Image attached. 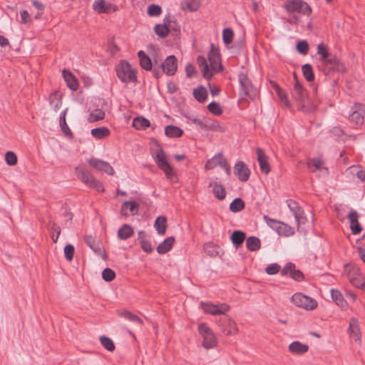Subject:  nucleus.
I'll return each instance as SVG.
<instances>
[{
	"label": "nucleus",
	"mask_w": 365,
	"mask_h": 365,
	"mask_svg": "<svg viewBox=\"0 0 365 365\" xmlns=\"http://www.w3.org/2000/svg\"><path fill=\"white\" fill-rule=\"evenodd\" d=\"M289 351L293 354L302 355L307 353L309 350V346L302 344L298 341H293L289 345Z\"/></svg>",
	"instance_id": "obj_29"
},
{
	"label": "nucleus",
	"mask_w": 365,
	"mask_h": 365,
	"mask_svg": "<svg viewBox=\"0 0 365 365\" xmlns=\"http://www.w3.org/2000/svg\"><path fill=\"white\" fill-rule=\"evenodd\" d=\"M307 167L309 171L314 173L316 171L325 170L327 171V168L324 167V162L320 158H314L308 160Z\"/></svg>",
	"instance_id": "obj_28"
},
{
	"label": "nucleus",
	"mask_w": 365,
	"mask_h": 365,
	"mask_svg": "<svg viewBox=\"0 0 365 365\" xmlns=\"http://www.w3.org/2000/svg\"><path fill=\"white\" fill-rule=\"evenodd\" d=\"M288 207L290 210L292 212L295 220L297 222L298 230L299 229L300 224H304L307 219L304 216V210L300 207L298 204L294 201H289L288 203Z\"/></svg>",
	"instance_id": "obj_20"
},
{
	"label": "nucleus",
	"mask_w": 365,
	"mask_h": 365,
	"mask_svg": "<svg viewBox=\"0 0 365 365\" xmlns=\"http://www.w3.org/2000/svg\"><path fill=\"white\" fill-rule=\"evenodd\" d=\"M118 314L119 316L124 317L125 319H126L130 322L136 323L140 326H142L143 324V320L138 316H137L136 314H135L129 311H127V310L118 311Z\"/></svg>",
	"instance_id": "obj_39"
},
{
	"label": "nucleus",
	"mask_w": 365,
	"mask_h": 365,
	"mask_svg": "<svg viewBox=\"0 0 365 365\" xmlns=\"http://www.w3.org/2000/svg\"><path fill=\"white\" fill-rule=\"evenodd\" d=\"M247 248L250 251H256L260 248V240L256 237H250L246 241Z\"/></svg>",
	"instance_id": "obj_45"
},
{
	"label": "nucleus",
	"mask_w": 365,
	"mask_h": 365,
	"mask_svg": "<svg viewBox=\"0 0 365 365\" xmlns=\"http://www.w3.org/2000/svg\"><path fill=\"white\" fill-rule=\"evenodd\" d=\"M344 272L353 286L361 289L365 288V281L362 277L360 269L355 264H345Z\"/></svg>",
	"instance_id": "obj_8"
},
{
	"label": "nucleus",
	"mask_w": 365,
	"mask_h": 365,
	"mask_svg": "<svg viewBox=\"0 0 365 365\" xmlns=\"http://www.w3.org/2000/svg\"><path fill=\"white\" fill-rule=\"evenodd\" d=\"M76 173L78 178L89 187L95 189L98 192L104 191L103 184L96 180L88 170L81 166H78L76 168Z\"/></svg>",
	"instance_id": "obj_6"
},
{
	"label": "nucleus",
	"mask_w": 365,
	"mask_h": 365,
	"mask_svg": "<svg viewBox=\"0 0 365 365\" xmlns=\"http://www.w3.org/2000/svg\"><path fill=\"white\" fill-rule=\"evenodd\" d=\"M364 106L361 103H355L351 108V113L349 116V119L351 123L355 125H361L364 121Z\"/></svg>",
	"instance_id": "obj_16"
},
{
	"label": "nucleus",
	"mask_w": 365,
	"mask_h": 365,
	"mask_svg": "<svg viewBox=\"0 0 365 365\" xmlns=\"http://www.w3.org/2000/svg\"><path fill=\"white\" fill-rule=\"evenodd\" d=\"M51 239L54 243H56L58 239V237L61 234V228L56 223H53L51 227Z\"/></svg>",
	"instance_id": "obj_57"
},
{
	"label": "nucleus",
	"mask_w": 365,
	"mask_h": 365,
	"mask_svg": "<svg viewBox=\"0 0 365 365\" xmlns=\"http://www.w3.org/2000/svg\"><path fill=\"white\" fill-rule=\"evenodd\" d=\"M140 204L135 201H125L120 208V214L124 217L138 214Z\"/></svg>",
	"instance_id": "obj_23"
},
{
	"label": "nucleus",
	"mask_w": 365,
	"mask_h": 365,
	"mask_svg": "<svg viewBox=\"0 0 365 365\" xmlns=\"http://www.w3.org/2000/svg\"><path fill=\"white\" fill-rule=\"evenodd\" d=\"M245 204L241 198H235L230 205V210L232 212H237L245 208Z\"/></svg>",
	"instance_id": "obj_48"
},
{
	"label": "nucleus",
	"mask_w": 365,
	"mask_h": 365,
	"mask_svg": "<svg viewBox=\"0 0 365 365\" xmlns=\"http://www.w3.org/2000/svg\"><path fill=\"white\" fill-rule=\"evenodd\" d=\"M93 9L98 14H110L118 10V7L113 4L107 3L105 0H95Z\"/></svg>",
	"instance_id": "obj_17"
},
{
	"label": "nucleus",
	"mask_w": 365,
	"mask_h": 365,
	"mask_svg": "<svg viewBox=\"0 0 365 365\" xmlns=\"http://www.w3.org/2000/svg\"><path fill=\"white\" fill-rule=\"evenodd\" d=\"M75 248L72 245H67L64 247V255L67 261L71 262L73 258Z\"/></svg>",
	"instance_id": "obj_58"
},
{
	"label": "nucleus",
	"mask_w": 365,
	"mask_h": 365,
	"mask_svg": "<svg viewBox=\"0 0 365 365\" xmlns=\"http://www.w3.org/2000/svg\"><path fill=\"white\" fill-rule=\"evenodd\" d=\"M157 64V61H155L154 63V66H155ZM178 69V60L177 58L173 56H169L166 58L163 63H162L159 68H154L153 73L154 76L156 78H159L163 73L167 74L168 76H173Z\"/></svg>",
	"instance_id": "obj_5"
},
{
	"label": "nucleus",
	"mask_w": 365,
	"mask_h": 365,
	"mask_svg": "<svg viewBox=\"0 0 365 365\" xmlns=\"http://www.w3.org/2000/svg\"><path fill=\"white\" fill-rule=\"evenodd\" d=\"M234 33L231 29H225L222 32V38L225 44H230L233 40Z\"/></svg>",
	"instance_id": "obj_54"
},
{
	"label": "nucleus",
	"mask_w": 365,
	"mask_h": 365,
	"mask_svg": "<svg viewBox=\"0 0 365 365\" xmlns=\"http://www.w3.org/2000/svg\"><path fill=\"white\" fill-rule=\"evenodd\" d=\"M200 307L205 313L211 315L225 314L230 309V307L226 303L214 304L211 302H202L200 303Z\"/></svg>",
	"instance_id": "obj_15"
},
{
	"label": "nucleus",
	"mask_w": 365,
	"mask_h": 365,
	"mask_svg": "<svg viewBox=\"0 0 365 365\" xmlns=\"http://www.w3.org/2000/svg\"><path fill=\"white\" fill-rule=\"evenodd\" d=\"M281 274L283 276L289 274L293 279L297 282H301L304 278L303 273L300 270L296 269L294 264L292 262L287 263L283 267L281 270Z\"/></svg>",
	"instance_id": "obj_19"
},
{
	"label": "nucleus",
	"mask_w": 365,
	"mask_h": 365,
	"mask_svg": "<svg viewBox=\"0 0 365 365\" xmlns=\"http://www.w3.org/2000/svg\"><path fill=\"white\" fill-rule=\"evenodd\" d=\"M140 245V247L147 253H150L153 251V247L150 242L148 240L142 241Z\"/></svg>",
	"instance_id": "obj_63"
},
{
	"label": "nucleus",
	"mask_w": 365,
	"mask_h": 365,
	"mask_svg": "<svg viewBox=\"0 0 365 365\" xmlns=\"http://www.w3.org/2000/svg\"><path fill=\"white\" fill-rule=\"evenodd\" d=\"M317 68L325 75H329L334 72L344 73L346 71V67L341 58L336 55L331 53L329 51V47L324 43L317 45Z\"/></svg>",
	"instance_id": "obj_1"
},
{
	"label": "nucleus",
	"mask_w": 365,
	"mask_h": 365,
	"mask_svg": "<svg viewBox=\"0 0 365 365\" xmlns=\"http://www.w3.org/2000/svg\"><path fill=\"white\" fill-rule=\"evenodd\" d=\"M198 331L200 336L203 338L202 346L205 349H212L217 345V340L214 332L205 323H201L199 324Z\"/></svg>",
	"instance_id": "obj_11"
},
{
	"label": "nucleus",
	"mask_w": 365,
	"mask_h": 365,
	"mask_svg": "<svg viewBox=\"0 0 365 365\" xmlns=\"http://www.w3.org/2000/svg\"><path fill=\"white\" fill-rule=\"evenodd\" d=\"M294 79L295 82L292 91V96L297 101L299 106H300L303 110L307 111L308 110L307 105L309 104L307 92L299 82L295 73H294Z\"/></svg>",
	"instance_id": "obj_9"
},
{
	"label": "nucleus",
	"mask_w": 365,
	"mask_h": 365,
	"mask_svg": "<svg viewBox=\"0 0 365 365\" xmlns=\"http://www.w3.org/2000/svg\"><path fill=\"white\" fill-rule=\"evenodd\" d=\"M256 153L257 155V160L259 164L260 170L264 174H268L271 170V168L268 163L267 155H265L264 150L259 148H257Z\"/></svg>",
	"instance_id": "obj_25"
},
{
	"label": "nucleus",
	"mask_w": 365,
	"mask_h": 365,
	"mask_svg": "<svg viewBox=\"0 0 365 365\" xmlns=\"http://www.w3.org/2000/svg\"><path fill=\"white\" fill-rule=\"evenodd\" d=\"M91 134L97 140H103L110 135V131L107 127H100L92 129Z\"/></svg>",
	"instance_id": "obj_32"
},
{
	"label": "nucleus",
	"mask_w": 365,
	"mask_h": 365,
	"mask_svg": "<svg viewBox=\"0 0 365 365\" xmlns=\"http://www.w3.org/2000/svg\"><path fill=\"white\" fill-rule=\"evenodd\" d=\"M225 160L226 158L222 153H218L207 160L205 168L206 170H212L217 165L222 167Z\"/></svg>",
	"instance_id": "obj_30"
},
{
	"label": "nucleus",
	"mask_w": 365,
	"mask_h": 365,
	"mask_svg": "<svg viewBox=\"0 0 365 365\" xmlns=\"http://www.w3.org/2000/svg\"><path fill=\"white\" fill-rule=\"evenodd\" d=\"M152 155L158 167L164 172L167 179L172 183L177 182L178 180V175L173 168L169 164L167 155L163 148L158 145Z\"/></svg>",
	"instance_id": "obj_3"
},
{
	"label": "nucleus",
	"mask_w": 365,
	"mask_h": 365,
	"mask_svg": "<svg viewBox=\"0 0 365 365\" xmlns=\"http://www.w3.org/2000/svg\"><path fill=\"white\" fill-rule=\"evenodd\" d=\"M200 5V0H182L181 9L184 11H195Z\"/></svg>",
	"instance_id": "obj_38"
},
{
	"label": "nucleus",
	"mask_w": 365,
	"mask_h": 365,
	"mask_svg": "<svg viewBox=\"0 0 365 365\" xmlns=\"http://www.w3.org/2000/svg\"><path fill=\"white\" fill-rule=\"evenodd\" d=\"M220 331L226 336L235 335L239 330L237 324L229 316H224L217 321Z\"/></svg>",
	"instance_id": "obj_14"
},
{
	"label": "nucleus",
	"mask_w": 365,
	"mask_h": 365,
	"mask_svg": "<svg viewBox=\"0 0 365 365\" xmlns=\"http://www.w3.org/2000/svg\"><path fill=\"white\" fill-rule=\"evenodd\" d=\"M162 14V8L156 4H150L148 8V14L150 16H158Z\"/></svg>",
	"instance_id": "obj_53"
},
{
	"label": "nucleus",
	"mask_w": 365,
	"mask_h": 365,
	"mask_svg": "<svg viewBox=\"0 0 365 365\" xmlns=\"http://www.w3.org/2000/svg\"><path fill=\"white\" fill-rule=\"evenodd\" d=\"M193 96L197 101L202 103L207 98V93L204 87L200 86L194 89Z\"/></svg>",
	"instance_id": "obj_46"
},
{
	"label": "nucleus",
	"mask_w": 365,
	"mask_h": 365,
	"mask_svg": "<svg viewBox=\"0 0 365 365\" xmlns=\"http://www.w3.org/2000/svg\"><path fill=\"white\" fill-rule=\"evenodd\" d=\"M66 110L63 111L60 115V120H59L60 126H61V130L66 136H72V133H71L70 128H68V126L66 123Z\"/></svg>",
	"instance_id": "obj_47"
},
{
	"label": "nucleus",
	"mask_w": 365,
	"mask_h": 365,
	"mask_svg": "<svg viewBox=\"0 0 365 365\" xmlns=\"http://www.w3.org/2000/svg\"><path fill=\"white\" fill-rule=\"evenodd\" d=\"M106 113L105 112L100 108H97L93 110L88 116V121L89 123H94L105 118Z\"/></svg>",
	"instance_id": "obj_43"
},
{
	"label": "nucleus",
	"mask_w": 365,
	"mask_h": 365,
	"mask_svg": "<svg viewBox=\"0 0 365 365\" xmlns=\"http://www.w3.org/2000/svg\"><path fill=\"white\" fill-rule=\"evenodd\" d=\"M62 75L64 81L66 82L68 87L73 90L76 91L78 88V81L76 76L68 70L63 69Z\"/></svg>",
	"instance_id": "obj_27"
},
{
	"label": "nucleus",
	"mask_w": 365,
	"mask_h": 365,
	"mask_svg": "<svg viewBox=\"0 0 365 365\" xmlns=\"http://www.w3.org/2000/svg\"><path fill=\"white\" fill-rule=\"evenodd\" d=\"M204 250L210 256L215 255V246L212 243H207L204 245Z\"/></svg>",
	"instance_id": "obj_64"
},
{
	"label": "nucleus",
	"mask_w": 365,
	"mask_h": 365,
	"mask_svg": "<svg viewBox=\"0 0 365 365\" xmlns=\"http://www.w3.org/2000/svg\"><path fill=\"white\" fill-rule=\"evenodd\" d=\"M280 266L278 264L273 263L271 264H269L266 269L265 271L268 274L272 275L278 273L280 270Z\"/></svg>",
	"instance_id": "obj_61"
},
{
	"label": "nucleus",
	"mask_w": 365,
	"mask_h": 365,
	"mask_svg": "<svg viewBox=\"0 0 365 365\" xmlns=\"http://www.w3.org/2000/svg\"><path fill=\"white\" fill-rule=\"evenodd\" d=\"M154 31L155 34L161 38L167 37L170 32L168 27L163 24H157L154 28Z\"/></svg>",
	"instance_id": "obj_51"
},
{
	"label": "nucleus",
	"mask_w": 365,
	"mask_h": 365,
	"mask_svg": "<svg viewBox=\"0 0 365 365\" xmlns=\"http://www.w3.org/2000/svg\"><path fill=\"white\" fill-rule=\"evenodd\" d=\"M297 49L300 53L306 55L309 51L308 43L306 41H299L297 44Z\"/></svg>",
	"instance_id": "obj_60"
},
{
	"label": "nucleus",
	"mask_w": 365,
	"mask_h": 365,
	"mask_svg": "<svg viewBox=\"0 0 365 365\" xmlns=\"http://www.w3.org/2000/svg\"><path fill=\"white\" fill-rule=\"evenodd\" d=\"M210 187H212V192L216 198L218 200H224L226 195V191L225 187L218 182H210L209 184Z\"/></svg>",
	"instance_id": "obj_33"
},
{
	"label": "nucleus",
	"mask_w": 365,
	"mask_h": 365,
	"mask_svg": "<svg viewBox=\"0 0 365 365\" xmlns=\"http://www.w3.org/2000/svg\"><path fill=\"white\" fill-rule=\"evenodd\" d=\"M134 234L133 229L128 224H124L118 231V237L120 240H125Z\"/></svg>",
	"instance_id": "obj_35"
},
{
	"label": "nucleus",
	"mask_w": 365,
	"mask_h": 365,
	"mask_svg": "<svg viewBox=\"0 0 365 365\" xmlns=\"http://www.w3.org/2000/svg\"><path fill=\"white\" fill-rule=\"evenodd\" d=\"M284 7L286 11L290 14L297 13L309 16L312 11L311 6L304 0H287Z\"/></svg>",
	"instance_id": "obj_7"
},
{
	"label": "nucleus",
	"mask_w": 365,
	"mask_h": 365,
	"mask_svg": "<svg viewBox=\"0 0 365 365\" xmlns=\"http://www.w3.org/2000/svg\"><path fill=\"white\" fill-rule=\"evenodd\" d=\"M5 160L9 165L14 166L17 164V156L12 151H8L5 155Z\"/></svg>",
	"instance_id": "obj_55"
},
{
	"label": "nucleus",
	"mask_w": 365,
	"mask_h": 365,
	"mask_svg": "<svg viewBox=\"0 0 365 365\" xmlns=\"http://www.w3.org/2000/svg\"><path fill=\"white\" fill-rule=\"evenodd\" d=\"M348 220L350 222V228L353 235H357L362 230L361 226L358 221L359 215L355 210H351L348 215Z\"/></svg>",
	"instance_id": "obj_26"
},
{
	"label": "nucleus",
	"mask_w": 365,
	"mask_h": 365,
	"mask_svg": "<svg viewBox=\"0 0 365 365\" xmlns=\"http://www.w3.org/2000/svg\"><path fill=\"white\" fill-rule=\"evenodd\" d=\"M234 173L238 177V179L242 182L247 181L250 175V169L242 161H239L235 164Z\"/></svg>",
	"instance_id": "obj_21"
},
{
	"label": "nucleus",
	"mask_w": 365,
	"mask_h": 365,
	"mask_svg": "<svg viewBox=\"0 0 365 365\" xmlns=\"http://www.w3.org/2000/svg\"><path fill=\"white\" fill-rule=\"evenodd\" d=\"M348 333L351 339L356 342H361V333L360 331L359 324L356 318L350 319Z\"/></svg>",
	"instance_id": "obj_22"
},
{
	"label": "nucleus",
	"mask_w": 365,
	"mask_h": 365,
	"mask_svg": "<svg viewBox=\"0 0 365 365\" xmlns=\"http://www.w3.org/2000/svg\"><path fill=\"white\" fill-rule=\"evenodd\" d=\"M88 164L96 170L102 171L109 175L114 174L113 167L107 162L97 158H91L88 160Z\"/></svg>",
	"instance_id": "obj_18"
},
{
	"label": "nucleus",
	"mask_w": 365,
	"mask_h": 365,
	"mask_svg": "<svg viewBox=\"0 0 365 365\" xmlns=\"http://www.w3.org/2000/svg\"><path fill=\"white\" fill-rule=\"evenodd\" d=\"M303 75L306 80L309 82L313 81L314 80V74L312 69V67L310 64H305L302 68Z\"/></svg>",
	"instance_id": "obj_50"
},
{
	"label": "nucleus",
	"mask_w": 365,
	"mask_h": 365,
	"mask_svg": "<svg viewBox=\"0 0 365 365\" xmlns=\"http://www.w3.org/2000/svg\"><path fill=\"white\" fill-rule=\"evenodd\" d=\"M291 300L295 306L308 311L315 309L318 305L315 299L302 293H295Z\"/></svg>",
	"instance_id": "obj_12"
},
{
	"label": "nucleus",
	"mask_w": 365,
	"mask_h": 365,
	"mask_svg": "<svg viewBox=\"0 0 365 365\" xmlns=\"http://www.w3.org/2000/svg\"><path fill=\"white\" fill-rule=\"evenodd\" d=\"M239 81L240 83V92L244 96H247L250 99L255 98L257 95V89L252 86L251 81L245 73H240Z\"/></svg>",
	"instance_id": "obj_13"
},
{
	"label": "nucleus",
	"mask_w": 365,
	"mask_h": 365,
	"mask_svg": "<svg viewBox=\"0 0 365 365\" xmlns=\"http://www.w3.org/2000/svg\"><path fill=\"white\" fill-rule=\"evenodd\" d=\"M165 133L169 138H179L183 134V130L175 125H167L165 128Z\"/></svg>",
	"instance_id": "obj_41"
},
{
	"label": "nucleus",
	"mask_w": 365,
	"mask_h": 365,
	"mask_svg": "<svg viewBox=\"0 0 365 365\" xmlns=\"http://www.w3.org/2000/svg\"><path fill=\"white\" fill-rule=\"evenodd\" d=\"M154 227L159 235H165L167 229L166 217L164 216L158 217L155 221Z\"/></svg>",
	"instance_id": "obj_37"
},
{
	"label": "nucleus",
	"mask_w": 365,
	"mask_h": 365,
	"mask_svg": "<svg viewBox=\"0 0 365 365\" xmlns=\"http://www.w3.org/2000/svg\"><path fill=\"white\" fill-rule=\"evenodd\" d=\"M84 242L94 252L101 255L104 259L106 258V254L104 250H102L100 242L96 238L91 235H86Z\"/></svg>",
	"instance_id": "obj_24"
},
{
	"label": "nucleus",
	"mask_w": 365,
	"mask_h": 365,
	"mask_svg": "<svg viewBox=\"0 0 365 365\" xmlns=\"http://www.w3.org/2000/svg\"><path fill=\"white\" fill-rule=\"evenodd\" d=\"M272 87L274 89L279 100L284 104L285 106L289 107L290 104L286 92L280 88V86L275 82L271 81Z\"/></svg>",
	"instance_id": "obj_34"
},
{
	"label": "nucleus",
	"mask_w": 365,
	"mask_h": 365,
	"mask_svg": "<svg viewBox=\"0 0 365 365\" xmlns=\"http://www.w3.org/2000/svg\"><path fill=\"white\" fill-rule=\"evenodd\" d=\"M133 126L136 130H145L150 126V121L143 117L135 118L133 120Z\"/></svg>",
	"instance_id": "obj_42"
},
{
	"label": "nucleus",
	"mask_w": 365,
	"mask_h": 365,
	"mask_svg": "<svg viewBox=\"0 0 365 365\" xmlns=\"http://www.w3.org/2000/svg\"><path fill=\"white\" fill-rule=\"evenodd\" d=\"M100 341L103 346L108 351H113L115 350V344L110 338L103 336L101 337Z\"/></svg>",
	"instance_id": "obj_52"
},
{
	"label": "nucleus",
	"mask_w": 365,
	"mask_h": 365,
	"mask_svg": "<svg viewBox=\"0 0 365 365\" xmlns=\"http://www.w3.org/2000/svg\"><path fill=\"white\" fill-rule=\"evenodd\" d=\"M117 76L125 83L137 81V71L126 61H121L115 68Z\"/></svg>",
	"instance_id": "obj_4"
},
{
	"label": "nucleus",
	"mask_w": 365,
	"mask_h": 365,
	"mask_svg": "<svg viewBox=\"0 0 365 365\" xmlns=\"http://www.w3.org/2000/svg\"><path fill=\"white\" fill-rule=\"evenodd\" d=\"M174 242L175 238L173 237L166 238L157 247V252L161 255L167 253L173 248Z\"/></svg>",
	"instance_id": "obj_31"
},
{
	"label": "nucleus",
	"mask_w": 365,
	"mask_h": 365,
	"mask_svg": "<svg viewBox=\"0 0 365 365\" xmlns=\"http://www.w3.org/2000/svg\"><path fill=\"white\" fill-rule=\"evenodd\" d=\"M102 277L106 282H111L115 279V273L113 269L106 268L102 272Z\"/></svg>",
	"instance_id": "obj_56"
},
{
	"label": "nucleus",
	"mask_w": 365,
	"mask_h": 365,
	"mask_svg": "<svg viewBox=\"0 0 365 365\" xmlns=\"http://www.w3.org/2000/svg\"><path fill=\"white\" fill-rule=\"evenodd\" d=\"M245 232L237 230L234 231L231 236V240L232 243L236 246L238 247L239 245H242V242L245 240Z\"/></svg>",
	"instance_id": "obj_44"
},
{
	"label": "nucleus",
	"mask_w": 365,
	"mask_h": 365,
	"mask_svg": "<svg viewBox=\"0 0 365 365\" xmlns=\"http://www.w3.org/2000/svg\"><path fill=\"white\" fill-rule=\"evenodd\" d=\"M208 60L209 64L205 58L202 56H199L197 58V62L202 73V76L207 79H210L215 73L222 70L220 54L217 50L215 49L213 45H212L211 50L208 54Z\"/></svg>",
	"instance_id": "obj_2"
},
{
	"label": "nucleus",
	"mask_w": 365,
	"mask_h": 365,
	"mask_svg": "<svg viewBox=\"0 0 365 365\" xmlns=\"http://www.w3.org/2000/svg\"><path fill=\"white\" fill-rule=\"evenodd\" d=\"M207 108L210 113L214 115H219L222 113V110L218 103L212 102L207 106Z\"/></svg>",
	"instance_id": "obj_59"
},
{
	"label": "nucleus",
	"mask_w": 365,
	"mask_h": 365,
	"mask_svg": "<svg viewBox=\"0 0 365 365\" xmlns=\"http://www.w3.org/2000/svg\"><path fill=\"white\" fill-rule=\"evenodd\" d=\"M138 56L139 58L140 64L143 68L146 71H151L153 67V63L150 57L145 54L143 51H140L138 52Z\"/></svg>",
	"instance_id": "obj_36"
},
{
	"label": "nucleus",
	"mask_w": 365,
	"mask_h": 365,
	"mask_svg": "<svg viewBox=\"0 0 365 365\" xmlns=\"http://www.w3.org/2000/svg\"><path fill=\"white\" fill-rule=\"evenodd\" d=\"M331 298L334 302L342 309H346L348 307L347 302L344 299L341 293L339 290L331 289Z\"/></svg>",
	"instance_id": "obj_40"
},
{
	"label": "nucleus",
	"mask_w": 365,
	"mask_h": 365,
	"mask_svg": "<svg viewBox=\"0 0 365 365\" xmlns=\"http://www.w3.org/2000/svg\"><path fill=\"white\" fill-rule=\"evenodd\" d=\"M263 218L267 225L275 230L279 235L289 237L294 234V227L275 219H272L267 215H264Z\"/></svg>",
	"instance_id": "obj_10"
},
{
	"label": "nucleus",
	"mask_w": 365,
	"mask_h": 365,
	"mask_svg": "<svg viewBox=\"0 0 365 365\" xmlns=\"http://www.w3.org/2000/svg\"><path fill=\"white\" fill-rule=\"evenodd\" d=\"M49 102L53 106L55 110H58L62 103L60 94L58 92L52 93L49 96Z\"/></svg>",
	"instance_id": "obj_49"
},
{
	"label": "nucleus",
	"mask_w": 365,
	"mask_h": 365,
	"mask_svg": "<svg viewBox=\"0 0 365 365\" xmlns=\"http://www.w3.org/2000/svg\"><path fill=\"white\" fill-rule=\"evenodd\" d=\"M32 4L35 8H36L39 11L35 16L36 19H39L41 16L43 14L44 10V5L36 0L32 1Z\"/></svg>",
	"instance_id": "obj_62"
}]
</instances>
